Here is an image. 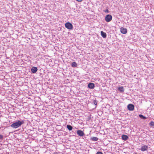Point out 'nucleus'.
<instances>
[{
	"instance_id": "2eb2a0df",
	"label": "nucleus",
	"mask_w": 154,
	"mask_h": 154,
	"mask_svg": "<svg viewBox=\"0 0 154 154\" xmlns=\"http://www.w3.org/2000/svg\"><path fill=\"white\" fill-rule=\"evenodd\" d=\"M91 139L93 141H96L98 140V138L96 137H93L91 138Z\"/></svg>"
},
{
	"instance_id": "20e7f679",
	"label": "nucleus",
	"mask_w": 154,
	"mask_h": 154,
	"mask_svg": "<svg viewBox=\"0 0 154 154\" xmlns=\"http://www.w3.org/2000/svg\"><path fill=\"white\" fill-rule=\"evenodd\" d=\"M134 106L132 104H129L127 106L128 109L130 111H133L134 109Z\"/></svg>"
},
{
	"instance_id": "dca6fc26",
	"label": "nucleus",
	"mask_w": 154,
	"mask_h": 154,
	"mask_svg": "<svg viewBox=\"0 0 154 154\" xmlns=\"http://www.w3.org/2000/svg\"><path fill=\"white\" fill-rule=\"evenodd\" d=\"M139 116L140 117V118H141L142 119H146L145 117L143 116L142 115H141V114L140 115H139Z\"/></svg>"
},
{
	"instance_id": "aec40b11",
	"label": "nucleus",
	"mask_w": 154,
	"mask_h": 154,
	"mask_svg": "<svg viewBox=\"0 0 154 154\" xmlns=\"http://www.w3.org/2000/svg\"><path fill=\"white\" fill-rule=\"evenodd\" d=\"M3 138V135L0 134V139H2Z\"/></svg>"
},
{
	"instance_id": "f8f14e48",
	"label": "nucleus",
	"mask_w": 154,
	"mask_h": 154,
	"mask_svg": "<svg viewBox=\"0 0 154 154\" xmlns=\"http://www.w3.org/2000/svg\"><path fill=\"white\" fill-rule=\"evenodd\" d=\"M118 90L121 92H123L124 91V89L123 87V86H121L118 88Z\"/></svg>"
},
{
	"instance_id": "6e6552de",
	"label": "nucleus",
	"mask_w": 154,
	"mask_h": 154,
	"mask_svg": "<svg viewBox=\"0 0 154 154\" xmlns=\"http://www.w3.org/2000/svg\"><path fill=\"white\" fill-rule=\"evenodd\" d=\"M148 146L146 145H144L141 147V150L142 151H144L147 150Z\"/></svg>"
},
{
	"instance_id": "7ed1b4c3",
	"label": "nucleus",
	"mask_w": 154,
	"mask_h": 154,
	"mask_svg": "<svg viewBox=\"0 0 154 154\" xmlns=\"http://www.w3.org/2000/svg\"><path fill=\"white\" fill-rule=\"evenodd\" d=\"M112 18V16L110 14L106 15L105 17V20L107 22H109L111 20Z\"/></svg>"
},
{
	"instance_id": "412c9836",
	"label": "nucleus",
	"mask_w": 154,
	"mask_h": 154,
	"mask_svg": "<svg viewBox=\"0 0 154 154\" xmlns=\"http://www.w3.org/2000/svg\"><path fill=\"white\" fill-rule=\"evenodd\" d=\"M104 11L105 12H106V13H108L109 11V10H108V9H107L106 10H105V11Z\"/></svg>"
},
{
	"instance_id": "1a4fd4ad",
	"label": "nucleus",
	"mask_w": 154,
	"mask_h": 154,
	"mask_svg": "<svg viewBox=\"0 0 154 154\" xmlns=\"http://www.w3.org/2000/svg\"><path fill=\"white\" fill-rule=\"evenodd\" d=\"M37 68L36 67H32L31 69L32 72L33 73H35L37 71Z\"/></svg>"
},
{
	"instance_id": "9b49d317",
	"label": "nucleus",
	"mask_w": 154,
	"mask_h": 154,
	"mask_svg": "<svg viewBox=\"0 0 154 154\" xmlns=\"http://www.w3.org/2000/svg\"><path fill=\"white\" fill-rule=\"evenodd\" d=\"M128 136L125 135H123L122 136V139L124 140H125L128 139Z\"/></svg>"
},
{
	"instance_id": "ddd939ff",
	"label": "nucleus",
	"mask_w": 154,
	"mask_h": 154,
	"mask_svg": "<svg viewBox=\"0 0 154 154\" xmlns=\"http://www.w3.org/2000/svg\"><path fill=\"white\" fill-rule=\"evenodd\" d=\"M72 67H76L77 66V64L75 62H73L72 64Z\"/></svg>"
},
{
	"instance_id": "4be33fe9",
	"label": "nucleus",
	"mask_w": 154,
	"mask_h": 154,
	"mask_svg": "<svg viewBox=\"0 0 154 154\" xmlns=\"http://www.w3.org/2000/svg\"><path fill=\"white\" fill-rule=\"evenodd\" d=\"M58 154V153L57 152H54V154Z\"/></svg>"
},
{
	"instance_id": "4468645a",
	"label": "nucleus",
	"mask_w": 154,
	"mask_h": 154,
	"mask_svg": "<svg viewBox=\"0 0 154 154\" xmlns=\"http://www.w3.org/2000/svg\"><path fill=\"white\" fill-rule=\"evenodd\" d=\"M66 127L68 129L69 131H71L72 130V127L70 125H67Z\"/></svg>"
},
{
	"instance_id": "39448f33",
	"label": "nucleus",
	"mask_w": 154,
	"mask_h": 154,
	"mask_svg": "<svg viewBox=\"0 0 154 154\" xmlns=\"http://www.w3.org/2000/svg\"><path fill=\"white\" fill-rule=\"evenodd\" d=\"M120 30L121 32L123 34H125L127 32V29L126 28H125L123 27H122L120 28Z\"/></svg>"
},
{
	"instance_id": "f03ea898",
	"label": "nucleus",
	"mask_w": 154,
	"mask_h": 154,
	"mask_svg": "<svg viewBox=\"0 0 154 154\" xmlns=\"http://www.w3.org/2000/svg\"><path fill=\"white\" fill-rule=\"evenodd\" d=\"M65 27L68 29L72 30L73 29L72 25L69 22H67L65 24Z\"/></svg>"
},
{
	"instance_id": "f257e3e1",
	"label": "nucleus",
	"mask_w": 154,
	"mask_h": 154,
	"mask_svg": "<svg viewBox=\"0 0 154 154\" xmlns=\"http://www.w3.org/2000/svg\"><path fill=\"white\" fill-rule=\"evenodd\" d=\"M23 121H18L11 125V127L14 128H16L20 127L23 123Z\"/></svg>"
},
{
	"instance_id": "9d476101",
	"label": "nucleus",
	"mask_w": 154,
	"mask_h": 154,
	"mask_svg": "<svg viewBox=\"0 0 154 154\" xmlns=\"http://www.w3.org/2000/svg\"><path fill=\"white\" fill-rule=\"evenodd\" d=\"M101 34L103 38H106V33L102 31L101 32Z\"/></svg>"
},
{
	"instance_id": "f3484780",
	"label": "nucleus",
	"mask_w": 154,
	"mask_h": 154,
	"mask_svg": "<svg viewBox=\"0 0 154 154\" xmlns=\"http://www.w3.org/2000/svg\"><path fill=\"white\" fill-rule=\"evenodd\" d=\"M149 125L152 126H154V122L152 121L149 123Z\"/></svg>"
},
{
	"instance_id": "6ab92c4d",
	"label": "nucleus",
	"mask_w": 154,
	"mask_h": 154,
	"mask_svg": "<svg viewBox=\"0 0 154 154\" xmlns=\"http://www.w3.org/2000/svg\"><path fill=\"white\" fill-rule=\"evenodd\" d=\"M96 154H103L102 152H97Z\"/></svg>"
},
{
	"instance_id": "423d86ee",
	"label": "nucleus",
	"mask_w": 154,
	"mask_h": 154,
	"mask_svg": "<svg viewBox=\"0 0 154 154\" xmlns=\"http://www.w3.org/2000/svg\"><path fill=\"white\" fill-rule=\"evenodd\" d=\"M77 133L79 136L81 137L83 136L84 135V133L81 130L77 131Z\"/></svg>"
},
{
	"instance_id": "0eeeda50",
	"label": "nucleus",
	"mask_w": 154,
	"mask_h": 154,
	"mask_svg": "<svg viewBox=\"0 0 154 154\" xmlns=\"http://www.w3.org/2000/svg\"><path fill=\"white\" fill-rule=\"evenodd\" d=\"M88 87L90 89H93L95 87L94 84L93 83H90L88 85Z\"/></svg>"
},
{
	"instance_id": "a211bd4d",
	"label": "nucleus",
	"mask_w": 154,
	"mask_h": 154,
	"mask_svg": "<svg viewBox=\"0 0 154 154\" xmlns=\"http://www.w3.org/2000/svg\"><path fill=\"white\" fill-rule=\"evenodd\" d=\"M94 104L95 105H96L97 104V101L95 100H94Z\"/></svg>"
}]
</instances>
